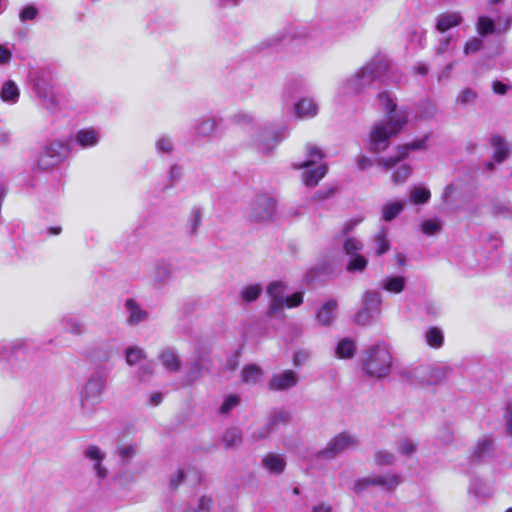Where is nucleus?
Segmentation results:
<instances>
[{"instance_id": "nucleus-1", "label": "nucleus", "mask_w": 512, "mask_h": 512, "mask_svg": "<svg viewBox=\"0 0 512 512\" xmlns=\"http://www.w3.org/2000/svg\"><path fill=\"white\" fill-rule=\"evenodd\" d=\"M377 101L386 110L387 118L375 123L370 130L367 149L374 153L386 150L391 138L395 137L408 121L407 109L397 110V105L389 92H380Z\"/></svg>"}, {"instance_id": "nucleus-2", "label": "nucleus", "mask_w": 512, "mask_h": 512, "mask_svg": "<svg viewBox=\"0 0 512 512\" xmlns=\"http://www.w3.org/2000/svg\"><path fill=\"white\" fill-rule=\"evenodd\" d=\"M389 68L388 61L384 58H373L359 68L353 75L344 79L338 86L337 95L340 99L355 96L362 93Z\"/></svg>"}, {"instance_id": "nucleus-3", "label": "nucleus", "mask_w": 512, "mask_h": 512, "mask_svg": "<svg viewBox=\"0 0 512 512\" xmlns=\"http://www.w3.org/2000/svg\"><path fill=\"white\" fill-rule=\"evenodd\" d=\"M232 121L250 133V144L262 154H269L281 141L280 137L262 130L250 113L238 112L233 115Z\"/></svg>"}, {"instance_id": "nucleus-4", "label": "nucleus", "mask_w": 512, "mask_h": 512, "mask_svg": "<svg viewBox=\"0 0 512 512\" xmlns=\"http://www.w3.org/2000/svg\"><path fill=\"white\" fill-rule=\"evenodd\" d=\"M392 356L386 343L377 342L371 346L363 358V370L372 378L386 377L391 370Z\"/></svg>"}, {"instance_id": "nucleus-5", "label": "nucleus", "mask_w": 512, "mask_h": 512, "mask_svg": "<svg viewBox=\"0 0 512 512\" xmlns=\"http://www.w3.org/2000/svg\"><path fill=\"white\" fill-rule=\"evenodd\" d=\"M106 385V373L95 371L89 376L79 394L80 405L85 413L90 414L95 411V407L101 402Z\"/></svg>"}, {"instance_id": "nucleus-6", "label": "nucleus", "mask_w": 512, "mask_h": 512, "mask_svg": "<svg viewBox=\"0 0 512 512\" xmlns=\"http://www.w3.org/2000/svg\"><path fill=\"white\" fill-rule=\"evenodd\" d=\"M307 159L301 164L297 165V168L304 169L303 172V183L306 186H316L319 181L326 175L327 166L322 163L324 154L315 145H308L306 149Z\"/></svg>"}, {"instance_id": "nucleus-7", "label": "nucleus", "mask_w": 512, "mask_h": 512, "mask_svg": "<svg viewBox=\"0 0 512 512\" xmlns=\"http://www.w3.org/2000/svg\"><path fill=\"white\" fill-rule=\"evenodd\" d=\"M287 286L285 283L281 281L271 282L267 289L266 293L269 300V313L276 314L281 312L284 307L294 308L298 307L303 302V292H295L291 296L286 295Z\"/></svg>"}, {"instance_id": "nucleus-8", "label": "nucleus", "mask_w": 512, "mask_h": 512, "mask_svg": "<svg viewBox=\"0 0 512 512\" xmlns=\"http://www.w3.org/2000/svg\"><path fill=\"white\" fill-rule=\"evenodd\" d=\"M451 371L447 365H419L409 372L410 382L419 385H437Z\"/></svg>"}, {"instance_id": "nucleus-9", "label": "nucleus", "mask_w": 512, "mask_h": 512, "mask_svg": "<svg viewBox=\"0 0 512 512\" xmlns=\"http://www.w3.org/2000/svg\"><path fill=\"white\" fill-rule=\"evenodd\" d=\"M68 154L69 147L64 141H50L39 153L37 166L42 170L52 169L62 163Z\"/></svg>"}, {"instance_id": "nucleus-10", "label": "nucleus", "mask_w": 512, "mask_h": 512, "mask_svg": "<svg viewBox=\"0 0 512 512\" xmlns=\"http://www.w3.org/2000/svg\"><path fill=\"white\" fill-rule=\"evenodd\" d=\"M358 439L348 432H341L335 435L326 446L318 452V457L331 460L344 451L356 447Z\"/></svg>"}, {"instance_id": "nucleus-11", "label": "nucleus", "mask_w": 512, "mask_h": 512, "mask_svg": "<svg viewBox=\"0 0 512 512\" xmlns=\"http://www.w3.org/2000/svg\"><path fill=\"white\" fill-rule=\"evenodd\" d=\"M401 483V478L399 475L394 473H386L382 475H373L363 477L361 479L356 480L353 486V491L356 493H361L369 486H379L384 490L392 491L395 490L398 485Z\"/></svg>"}, {"instance_id": "nucleus-12", "label": "nucleus", "mask_w": 512, "mask_h": 512, "mask_svg": "<svg viewBox=\"0 0 512 512\" xmlns=\"http://www.w3.org/2000/svg\"><path fill=\"white\" fill-rule=\"evenodd\" d=\"M276 203L269 195H259L253 199L249 208V218L255 222H266L273 218Z\"/></svg>"}, {"instance_id": "nucleus-13", "label": "nucleus", "mask_w": 512, "mask_h": 512, "mask_svg": "<svg viewBox=\"0 0 512 512\" xmlns=\"http://www.w3.org/2000/svg\"><path fill=\"white\" fill-rule=\"evenodd\" d=\"M83 457L89 462L95 477L99 481L108 477L109 470L104 464L106 452L103 449L94 444L88 445L83 451Z\"/></svg>"}, {"instance_id": "nucleus-14", "label": "nucleus", "mask_w": 512, "mask_h": 512, "mask_svg": "<svg viewBox=\"0 0 512 512\" xmlns=\"http://www.w3.org/2000/svg\"><path fill=\"white\" fill-rule=\"evenodd\" d=\"M426 137L420 140L413 141L405 146L399 147L396 155L388 157H380L376 160L377 166L388 171L394 168L400 161L407 157L410 150H419L425 148Z\"/></svg>"}, {"instance_id": "nucleus-15", "label": "nucleus", "mask_w": 512, "mask_h": 512, "mask_svg": "<svg viewBox=\"0 0 512 512\" xmlns=\"http://www.w3.org/2000/svg\"><path fill=\"white\" fill-rule=\"evenodd\" d=\"M54 79V72L45 67L38 68L30 74V83L34 92L55 87Z\"/></svg>"}, {"instance_id": "nucleus-16", "label": "nucleus", "mask_w": 512, "mask_h": 512, "mask_svg": "<svg viewBox=\"0 0 512 512\" xmlns=\"http://www.w3.org/2000/svg\"><path fill=\"white\" fill-rule=\"evenodd\" d=\"M126 312V322L129 326H136L148 319V312L142 305L133 298H128L124 302Z\"/></svg>"}, {"instance_id": "nucleus-17", "label": "nucleus", "mask_w": 512, "mask_h": 512, "mask_svg": "<svg viewBox=\"0 0 512 512\" xmlns=\"http://www.w3.org/2000/svg\"><path fill=\"white\" fill-rule=\"evenodd\" d=\"M298 383V375L292 370H284L274 374L268 383V387L272 391H282L296 386Z\"/></svg>"}, {"instance_id": "nucleus-18", "label": "nucleus", "mask_w": 512, "mask_h": 512, "mask_svg": "<svg viewBox=\"0 0 512 512\" xmlns=\"http://www.w3.org/2000/svg\"><path fill=\"white\" fill-rule=\"evenodd\" d=\"M173 279V266L170 263L159 262L150 274V282L155 288L167 286Z\"/></svg>"}, {"instance_id": "nucleus-19", "label": "nucleus", "mask_w": 512, "mask_h": 512, "mask_svg": "<svg viewBox=\"0 0 512 512\" xmlns=\"http://www.w3.org/2000/svg\"><path fill=\"white\" fill-rule=\"evenodd\" d=\"M100 139V132L94 128L81 129L74 136L75 143L83 149L95 147Z\"/></svg>"}, {"instance_id": "nucleus-20", "label": "nucleus", "mask_w": 512, "mask_h": 512, "mask_svg": "<svg viewBox=\"0 0 512 512\" xmlns=\"http://www.w3.org/2000/svg\"><path fill=\"white\" fill-rule=\"evenodd\" d=\"M295 115L300 119L315 117L319 112V107L315 99L304 97L294 104Z\"/></svg>"}, {"instance_id": "nucleus-21", "label": "nucleus", "mask_w": 512, "mask_h": 512, "mask_svg": "<svg viewBox=\"0 0 512 512\" xmlns=\"http://www.w3.org/2000/svg\"><path fill=\"white\" fill-rule=\"evenodd\" d=\"M35 94L46 110L55 112L61 108V96L55 87L35 92Z\"/></svg>"}, {"instance_id": "nucleus-22", "label": "nucleus", "mask_w": 512, "mask_h": 512, "mask_svg": "<svg viewBox=\"0 0 512 512\" xmlns=\"http://www.w3.org/2000/svg\"><path fill=\"white\" fill-rule=\"evenodd\" d=\"M493 441V437L488 435L478 439L470 454L471 462H480L485 459V457L489 456L492 450Z\"/></svg>"}, {"instance_id": "nucleus-23", "label": "nucleus", "mask_w": 512, "mask_h": 512, "mask_svg": "<svg viewBox=\"0 0 512 512\" xmlns=\"http://www.w3.org/2000/svg\"><path fill=\"white\" fill-rule=\"evenodd\" d=\"M337 307L336 300H329L324 303L316 314L318 323L322 326H330L336 318Z\"/></svg>"}, {"instance_id": "nucleus-24", "label": "nucleus", "mask_w": 512, "mask_h": 512, "mask_svg": "<svg viewBox=\"0 0 512 512\" xmlns=\"http://www.w3.org/2000/svg\"><path fill=\"white\" fill-rule=\"evenodd\" d=\"M20 97V89L13 80H8L3 83L0 89V98L3 102L8 104H15Z\"/></svg>"}, {"instance_id": "nucleus-25", "label": "nucleus", "mask_w": 512, "mask_h": 512, "mask_svg": "<svg viewBox=\"0 0 512 512\" xmlns=\"http://www.w3.org/2000/svg\"><path fill=\"white\" fill-rule=\"evenodd\" d=\"M490 143L494 148V160L498 163L503 162L509 155V145L506 140L499 135H494L491 137Z\"/></svg>"}, {"instance_id": "nucleus-26", "label": "nucleus", "mask_w": 512, "mask_h": 512, "mask_svg": "<svg viewBox=\"0 0 512 512\" xmlns=\"http://www.w3.org/2000/svg\"><path fill=\"white\" fill-rule=\"evenodd\" d=\"M356 350L357 346L353 339L343 338L336 345L335 356L339 359H350L355 355Z\"/></svg>"}, {"instance_id": "nucleus-27", "label": "nucleus", "mask_w": 512, "mask_h": 512, "mask_svg": "<svg viewBox=\"0 0 512 512\" xmlns=\"http://www.w3.org/2000/svg\"><path fill=\"white\" fill-rule=\"evenodd\" d=\"M263 466L271 473H282L285 469L286 462L282 455L270 453L262 460Z\"/></svg>"}, {"instance_id": "nucleus-28", "label": "nucleus", "mask_w": 512, "mask_h": 512, "mask_svg": "<svg viewBox=\"0 0 512 512\" xmlns=\"http://www.w3.org/2000/svg\"><path fill=\"white\" fill-rule=\"evenodd\" d=\"M218 125L219 120L216 118H203L196 124L195 132L201 137L211 136L216 131Z\"/></svg>"}, {"instance_id": "nucleus-29", "label": "nucleus", "mask_w": 512, "mask_h": 512, "mask_svg": "<svg viewBox=\"0 0 512 512\" xmlns=\"http://www.w3.org/2000/svg\"><path fill=\"white\" fill-rule=\"evenodd\" d=\"M404 207L405 202L402 200L390 201L382 207V218L390 222L403 211Z\"/></svg>"}, {"instance_id": "nucleus-30", "label": "nucleus", "mask_w": 512, "mask_h": 512, "mask_svg": "<svg viewBox=\"0 0 512 512\" xmlns=\"http://www.w3.org/2000/svg\"><path fill=\"white\" fill-rule=\"evenodd\" d=\"M461 22V16L458 13L442 14L437 19V29L440 32H445L448 29L457 26Z\"/></svg>"}, {"instance_id": "nucleus-31", "label": "nucleus", "mask_w": 512, "mask_h": 512, "mask_svg": "<svg viewBox=\"0 0 512 512\" xmlns=\"http://www.w3.org/2000/svg\"><path fill=\"white\" fill-rule=\"evenodd\" d=\"M406 285V278L404 276H389L382 282L384 290L390 293H400L404 290Z\"/></svg>"}, {"instance_id": "nucleus-32", "label": "nucleus", "mask_w": 512, "mask_h": 512, "mask_svg": "<svg viewBox=\"0 0 512 512\" xmlns=\"http://www.w3.org/2000/svg\"><path fill=\"white\" fill-rule=\"evenodd\" d=\"M162 365L173 372L180 369L181 363L176 353L170 349L164 350L159 355Z\"/></svg>"}, {"instance_id": "nucleus-33", "label": "nucleus", "mask_w": 512, "mask_h": 512, "mask_svg": "<svg viewBox=\"0 0 512 512\" xmlns=\"http://www.w3.org/2000/svg\"><path fill=\"white\" fill-rule=\"evenodd\" d=\"M375 252L377 255H382L390 250V241L388 239V231L382 227L374 236Z\"/></svg>"}, {"instance_id": "nucleus-34", "label": "nucleus", "mask_w": 512, "mask_h": 512, "mask_svg": "<svg viewBox=\"0 0 512 512\" xmlns=\"http://www.w3.org/2000/svg\"><path fill=\"white\" fill-rule=\"evenodd\" d=\"M222 442L226 449H233L242 443L241 432L236 428L227 429L222 435Z\"/></svg>"}, {"instance_id": "nucleus-35", "label": "nucleus", "mask_w": 512, "mask_h": 512, "mask_svg": "<svg viewBox=\"0 0 512 512\" xmlns=\"http://www.w3.org/2000/svg\"><path fill=\"white\" fill-rule=\"evenodd\" d=\"M426 343L432 348H440L444 342V335L441 329L430 327L424 333Z\"/></svg>"}, {"instance_id": "nucleus-36", "label": "nucleus", "mask_w": 512, "mask_h": 512, "mask_svg": "<svg viewBox=\"0 0 512 512\" xmlns=\"http://www.w3.org/2000/svg\"><path fill=\"white\" fill-rule=\"evenodd\" d=\"M262 376V371L257 365H247L241 371V380L246 384H255Z\"/></svg>"}, {"instance_id": "nucleus-37", "label": "nucleus", "mask_w": 512, "mask_h": 512, "mask_svg": "<svg viewBox=\"0 0 512 512\" xmlns=\"http://www.w3.org/2000/svg\"><path fill=\"white\" fill-rule=\"evenodd\" d=\"M410 202L419 205L429 201L431 193L429 189L423 186H415L410 189Z\"/></svg>"}, {"instance_id": "nucleus-38", "label": "nucleus", "mask_w": 512, "mask_h": 512, "mask_svg": "<svg viewBox=\"0 0 512 512\" xmlns=\"http://www.w3.org/2000/svg\"><path fill=\"white\" fill-rule=\"evenodd\" d=\"M381 302V295L377 291H367L363 296V306L376 314L379 313Z\"/></svg>"}, {"instance_id": "nucleus-39", "label": "nucleus", "mask_w": 512, "mask_h": 512, "mask_svg": "<svg viewBox=\"0 0 512 512\" xmlns=\"http://www.w3.org/2000/svg\"><path fill=\"white\" fill-rule=\"evenodd\" d=\"M469 490L476 498L479 499H486L492 495L491 487L485 482L477 479L471 482Z\"/></svg>"}, {"instance_id": "nucleus-40", "label": "nucleus", "mask_w": 512, "mask_h": 512, "mask_svg": "<svg viewBox=\"0 0 512 512\" xmlns=\"http://www.w3.org/2000/svg\"><path fill=\"white\" fill-rule=\"evenodd\" d=\"M261 293H262V286L260 284H250V285L245 286L241 290L240 297L244 302L250 303V302H254L255 300H257L258 297L261 295Z\"/></svg>"}, {"instance_id": "nucleus-41", "label": "nucleus", "mask_w": 512, "mask_h": 512, "mask_svg": "<svg viewBox=\"0 0 512 512\" xmlns=\"http://www.w3.org/2000/svg\"><path fill=\"white\" fill-rule=\"evenodd\" d=\"M412 168L407 164L398 166L391 174V181L394 185H401L410 177Z\"/></svg>"}, {"instance_id": "nucleus-42", "label": "nucleus", "mask_w": 512, "mask_h": 512, "mask_svg": "<svg viewBox=\"0 0 512 512\" xmlns=\"http://www.w3.org/2000/svg\"><path fill=\"white\" fill-rule=\"evenodd\" d=\"M368 265L367 258L362 255L358 254L354 257H349V261L346 265V270L348 272L354 273V272H363Z\"/></svg>"}, {"instance_id": "nucleus-43", "label": "nucleus", "mask_w": 512, "mask_h": 512, "mask_svg": "<svg viewBox=\"0 0 512 512\" xmlns=\"http://www.w3.org/2000/svg\"><path fill=\"white\" fill-rule=\"evenodd\" d=\"M363 249V243L354 237H348L343 242V251L348 257H354L355 255L361 254Z\"/></svg>"}, {"instance_id": "nucleus-44", "label": "nucleus", "mask_w": 512, "mask_h": 512, "mask_svg": "<svg viewBox=\"0 0 512 512\" xmlns=\"http://www.w3.org/2000/svg\"><path fill=\"white\" fill-rule=\"evenodd\" d=\"M125 356L128 365H136L145 359L144 351L136 346L128 347Z\"/></svg>"}, {"instance_id": "nucleus-45", "label": "nucleus", "mask_w": 512, "mask_h": 512, "mask_svg": "<svg viewBox=\"0 0 512 512\" xmlns=\"http://www.w3.org/2000/svg\"><path fill=\"white\" fill-rule=\"evenodd\" d=\"M240 403V397L236 394H229L224 397L223 402L219 408L220 414H228L232 409L238 406Z\"/></svg>"}, {"instance_id": "nucleus-46", "label": "nucleus", "mask_w": 512, "mask_h": 512, "mask_svg": "<svg viewBox=\"0 0 512 512\" xmlns=\"http://www.w3.org/2000/svg\"><path fill=\"white\" fill-rule=\"evenodd\" d=\"M65 328L73 335L79 336L84 333L85 327L79 320L68 317L63 320Z\"/></svg>"}, {"instance_id": "nucleus-47", "label": "nucleus", "mask_w": 512, "mask_h": 512, "mask_svg": "<svg viewBox=\"0 0 512 512\" xmlns=\"http://www.w3.org/2000/svg\"><path fill=\"white\" fill-rule=\"evenodd\" d=\"M416 443L409 438H402L398 441L397 450L401 455L410 456L416 451Z\"/></svg>"}, {"instance_id": "nucleus-48", "label": "nucleus", "mask_w": 512, "mask_h": 512, "mask_svg": "<svg viewBox=\"0 0 512 512\" xmlns=\"http://www.w3.org/2000/svg\"><path fill=\"white\" fill-rule=\"evenodd\" d=\"M477 29L481 35L485 36L495 31V25L492 19L481 16L478 19Z\"/></svg>"}, {"instance_id": "nucleus-49", "label": "nucleus", "mask_w": 512, "mask_h": 512, "mask_svg": "<svg viewBox=\"0 0 512 512\" xmlns=\"http://www.w3.org/2000/svg\"><path fill=\"white\" fill-rule=\"evenodd\" d=\"M39 15V10L36 6L30 4L24 6L19 12V19L21 22L33 21Z\"/></svg>"}, {"instance_id": "nucleus-50", "label": "nucleus", "mask_w": 512, "mask_h": 512, "mask_svg": "<svg viewBox=\"0 0 512 512\" xmlns=\"http://www.w3.org/2000/svg\"><path fill=\"white\" fill-rule=\"evenodd\" d=\"M476 99H477V92L471 88H465L458 94L456 101L459 104L468 105V104L474 103L476 101Z\"/></svg>"}, {"instance_id": "nucleus-51", "label": "nucleus", "mask_w": 512, "mask_h": 512, "mask_svg": "<svg viewBox=\"0 0 512 512\" xmlns=\"http://www.w3.org/2000/svg\"><path fill=\"white\" fill-rule=\"evenodd\" d=\"M289 420H290V414L288 412H286V411H277V412H275L272 415L271 419H270V422L268 424L269 428L266 431V434L271 429L276 427L278 424H285V423L289 422Z\"/></svg>"}, {"instance_id": "nucleus-52", "label": "nucleus", "mask_w": 512, "mask_h": 512, "mask_svg": "<svg viewBox=\"0 0 512 512\" xmlns=\"http://www.w3.org/2000/svg\"><path fill=\"white\" fill-rule=\"evenodd\" d=\"M393 453L386 450H379L375 453L374 459L375 463L379 466H389L394 462Z\"/></svg>"}, {"instance_id": "nucleus-53", "label": "nucleus", "mask_w": 512, "mask_h": 512, "mask_svg": "<svg viewBox=\"0 0 512 512\" xmlns=\"http://www.w3.org/2000/svg\"><path fill=\"white\" fill-rule=\"evenodd\" d=\"M421 230L426 235H434L441 230V223L436 219H428L422 222Z\"/></svg>"}, {"instance_id": "nucleus-54", "label": "nucleus", "mask_w": 512, "mask_h": 512, "mask_svg": "<svg viewBox=\"0 0 512 512\" xmlns=\"http://www.w3.org/2000/svg\"><path fill=\"white\" fill-rule=\"evenodd\" d=\"M376 315V313L363 306L362 309L356 314L355 322L359 325H367L374 319Z\"/></svg>"}, {"instance_id": "nucleus-55", "label": "nucleus", "mask_w": 512, "mask_h": 512, "mask_svg": "<svg viewBox=\"0 0 512 512\" xmlns=\"http://www.w3.org/2000/svg\"><path fill=\"white\" fill-rule=\"evenodd\" d=\"M174 148V143L170 137L161 136L156 140V149L160 153H170Z\"/></svg>"}, {"instance_id": "nucleus-56", "label": "nucleus", "mask_w": 512, "mask_h": 512, "mask_svg": "<svg viewBox=\"0 0 512 512\" xmlns=\"http://www.w3.org/2000/svg\"><path fill=\"white\" fill-rule=\"evenodd\" d=\"M201 225V212L198 209H193L189 218V227L192 234H196Z\"/></svg>"}, {"instance_id": "nucleus-57", "label": "nucleus", "mask_w": 512, "mask_h": 512, "mask_svg": "<svg viewBox=\"0 0 512 512\" xmlns=\"http://www.w3.org/2000/svg\"><path fill=\"white\" fill-rule=\"evenodd\" d=\"M483 46V42L479 38H472L466 42L464 46V53L466 55L478 52Z\"/></svg>"}, {"instance_id": "nucleus-58", "label": "nucleus", "mask_w": 512, "mask_h": 512, "mask_svg": "<svg viewBox=\"0 0 512 512\" xmlns=\"http://www.w3.org/2000/svg\"><path fill=\"white\" fill-rule=\"evenodd\" d=\"M12 50L8 44H0V66L8 65L12 60Z\"/></svg>"}, {"instance_id": "nucleus-59", "label": "nucleus", "mask_w": 512, "mask_h": 512, "mask_svg": "<svg viewBox=\"0 0 512 512\" xmlns=\"http://www.w3.org/2000/svg\"><path fill=\"white\" fill-rule=\"evenodd\" d=\"M117 451H118L119 456L123 460H128V459L132 458L136 453L135 446L131 445V444L120 445L117 447Z\"/></svg>"}, {"instance_id": "nucleus-60", "label": "nucleus", "mask_w": 512, "mask_h": 512, "mask_svg": "<svg viewBox=\"0 0 512 512\" xmlns=\"http://www.w3.org/2000/svg\"><path fill=\"white\" fill-rule=\"evenodd\" d=\"M213 506V499L211 496L203 495L199 498L196 510L198 512H208Z\"/></svg>"}, {"instance_id": "nucleus-61", "label": "nucleus", "mask_w": 512, "mask_h": 512, "mask_svg": "<svg viewBox=\"0 0 512 512\" xmlns=\"http://www.w3.org/2000/svg\"><path fill=\"white\" fill-rule=\"evenodd\" d=\"M492 213L495 216H511L512 208L508 204L497 203L493 205Z\"/></svg>"}, {"instance_id": "nucleus-62", "label": "nucleus", "mask_w": 512, "mask_h": 512, "mask_svg": "<svg viewBox=\"0 0 512 512\" xmlns=\"http://www.w3.org/2000/svg\"><path fill=\"white\" fill-rule=\"evenodd\" d=\"M311 357V353L308 350H299L296 351L293 356V364L295 366H301L306 363Z\"/></svg>"}, {"instance_id": "nucleus-63", "label": "nucleus", "mask_w": 512, "mask_h": 512, "mask_svg": "<svg viewBox=\"0 0 512 512\" xmlns=\"http://www.w3.org/2000/svg\"><path fill=\"white\" fill-rule=\"evenodd\" d=\"M181 177L180 167L173 165L170 167L168 172L169 184L167 187H172Z\"/></svg>"}, {"instance_id": "nucleus-64", "label": "nucleus", "mask_w": 512, "mask_h": 512, "mask_svg": "<svg viewBox=\"0 0 512 512\" xmlns=\"http://www.w3.org/2000/svg\"><path fill=\"white\" fill-rule=\"evenodd\" d=\"M362 221L361 218L358 219H350L346 221L342 227H341V233L342 235H347L349 232H351L360 222Z\"/></svg>"}]
</instances>
